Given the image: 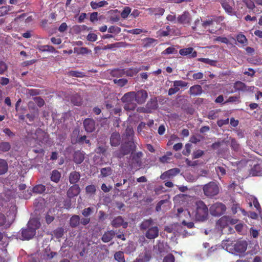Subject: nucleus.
Instances as JSON below:
<instances>
[{
	"label": "nucleus",
	"mask_w": 262,
	"mask_h": 262,
	"mask_svg": "<svg viewBox=\"0 0 262 262\" xmlns=\"http://www.w3.org/2000/svg\"><path fill=\"white\" fill-rule=\"evenodd\" d=\"M80 178L79 172L76 171L71 172L69 176V182L72 184H76L78 182Z\"/></svg>",
	"instance_id": "19"
},
{
	"label": "nucleus",
	"mask_w": 262,
	"mask_h": 262,
	"mask_svg": "<svg viewBox=\"0 0 262 262\" xmlns=\"http://www.w3.org/2000/svg\"><path fill=\"white\" fill-rule=\"evenodd\" d=\"M128 151H125L124 150V147H121L120 150L116 151L114 152L113 156L115 157L121 158L124 155H127Z\"/></svg>",
	"instance_id": "43"
},
{
	"label": "nucleus",
	"mask_w": 262,
	"mask_h": 262,
	"mask_svg": "<svg viewBox=\"0 0 262 262\" xmlns=\"http://www.w3.org/2000/svg\"><path fill=\"white\" fill-rule=\"evenodd\" d=\"M124 43L122 42H118L115 43L107 45L105 46L104 49H113L114 48H117L123 47Z\"/></svg>",
	"instance_id": "40"
},
{
	"label": "nucleus",
	"mask_w": 262,
	"mask_h": 262,
	"mask_svg": "<svg viewBox=\"0 0 262 262\" xmlns=\"http://www.w3.org/2000/svg\"><path fill=\"white\" fill-rule=\"evenodd\" d=\"M38 144L46 142L48 139V134L40 128L36 130L35 133L32 135L31 137Z\"/></svg>",
	"instance_id": "6"
},
{
	"label": "nucleus",
	"mask_w": 262,
	"mask_h": 262,
	"mask_svg": "<svg viewBox=\"0 0 262 262\" xmlns=\"http://www.w3.org/2000/svg\"><path fill=\"white\" fill-rule=\"evenodd\" d=\"M60 177L61 174L58 171L56 170L52 171L51 175V181L55 183H57L60 180Z\"/></svg>",
	"instance_id": "32"
},
{
	"label": "nucleus",
	"mask_w": 262,
	"mask_h": 262,
	"mask_svg": "<svg viewBox=\"0 0 262 262\" xmlns=\"http://www.w3.org/2000/svg\"><path fill=\"white\" fill-rule=\"evenodd\" d=\"M234 89L237 91H245L246 85L245 83L241 81H237L234 83Z\"/></svg>",
	"instance_id": "42"
},
{
	"label": "nucleus",
	"mask_w": 262,
	"mask_h": 262,
	"mask_svg": "<svg viewBox=\"0 0 262 262\" xmlns=\"http://www.w3.org/2000/svg\"><path fill=\"white\" fill-rule=\"evenodd\" d=\"M237 40L241 43H245L247 41V39L244 35L239 34L236 37Z\"/></svg>",
	"instance_id": "61"
},
{
	"label": "nucleus",
	"mask_w": 262,
	"mask_h": 262,
	"mask_svg": "<svg viewBox=\"0 0 262 262\" xmlns=\"http://www.w3.org/2000/svg\"><path fill=\"white\" fill-rule=\"evenodd\" d=\"M8 170V164L7 162L3 159H0V175L5 174Z\"/></svg>",
	"instance_id": "30"
},
{
	"label": "nucleus",
	"mask_w": 262,
	"mask_h": 262,
	"mask_svg": "<svg viewBox=\"0 0 262 262\" xmlns=\"http://www.w3.org/2000/svg\"><path fill=\"white\" fill-rule=\"evenodd\" d=\"M217 117V112L215 110L209 112L207 116L208 118L211 120L215 119Z\"/></svg>",
	"instance_id": "55"
},
{
	"label": "nucleus",
	"mask_w": 262,
	"mask_h": 262,
	"mask_svg": "<svg viewBox=\"0 0 262 262\" xmlns=\"http://www.w3.org/2000/svg\"><path fill=\"white\" fill-rule=\"evenodd\" d=\"M134 133V130L131 127H127L125 130V135L128 137V140H129L132 136H133Z\"/></svg>",
	"instance_id": "56"
},
{
	"label": "nucleus",
	"mask_w": 262,
	"mask_h": 262,
	"mask_svg": "<svg viewBox=\"0 0 262 262\" xmlns=\"http://www.w3.org/2000/svg\"><path fill=\"white\" fill-rule=\"evenodd\" d=\"M226 207L222 203H215L212 204L209 208L210 213L213 216H220L226 211Z\"/></svg>",
	"instance_id": "5"
},
{
	"label": "nucleus",
	"mask_w": 262,
	"mask_h": 262,
	"mask_svg": "<svg viewBox=\"0 0 262 262\" xmlns=\"http://www.w3.org/2000/svg\"><path fill=\"white\" fill-rule=\"evenodd\" d=\"M135 92H130L125 94L121 98L122 101L124 103V108L126 111H133L136 107L135 101Z\"/></svg>",
	"instance_id": "3"
},
{
	"label": "nucleus",
	"mask_w": 262,
	"mask_h": 262,
	"mask_svg": "<svg viewBox=\"0 0 262 262\" xmlns=\"http://www.w3.org/2000/svg\"><path fill=\"white\" fill-rule=\"evenodd\" d=\"M235 243L233 241L228 238V239L224 240L222 242V247L225 248L227 251L229 252H232V250L233 249V245Z\"/></svg>",
	"instance_id": "22"
},
{
	"label": "nucleus",
	"mask_w": 262,
	"mask_h": 262,
	"mask_svg": "<svg viewBox=\"0 0 262 262\" xmlns=\"http://www.w3.org/2000/svg\"><path fill=\"white\" fill-rule=\"evenodd\" d=\"M45 186L42 184L37 185L33 188V191L37 193H43L45 191Z\"/></svg>",
	"instance_id": "39"
},
{
	"label": "nucleus",
	"mask_w": 262,
	"mask_h": 262,
	"mask_svg": "<svg viewBox=\"0 0 262 262\" xmlns=\"http://www.w3.org/2000/svg\"><path fill=\"white\" fill-rule=\"evenodd\" d=\"M98 38L97 35L93 33H89L86 37L88 40L90 41H95Z\"/></svg>",
	"instance_id": "58"
},
{
	"label": "nucleus",
	"mask_w": 262,
	"mask_h": 262,
	"mask_svg": "<svg viewBox=\"0 0 262 262\" xmlns=\"http://www.w3.org/2000/svg\"><path fill=\"white\" fill-rule=\"evenodd\" d=\"M214 25V24L213 23V20H212V18H211L206 20L203 21L200 28H202L203 29H207L211 27H213Z\"/></svg>",
	"instance_id": "29"
},
{
	"label": "nucleus",
	"mask_w": 262,
	"mask_h": 262,
	"mask_svg": "<svg viewBox=\"0 0 262 262\" xmlns=\"http://www.w3.org/2000/svg\"><path fill=\"white\" fill-rule=\"evenodd\" d=\"M7 64L3 61L0 60V74H3L8 70Z\"/></svg>",
	"instance_id": "50"
},
{
	"label": "nucleus",
	"mask_w": 262,
	"mask_h": 262,
	"mask_svg": "<svg viewBox=\"0 0 262 262\" xmlns=\"http://www.w3.org/2000/svg\"><path fill=\"white\" fill-rule=\"evenodd\" d=\"M195 210L192 211L196 220L199 221H205L208 216V209L205 203L202 201H195L194 202Z\"/></svg>",
	"instance_id": "2"
},
{
	"label": "nucleus",
	"mask_w": 262,
	"mask_h": 262,
	"mask_svg": "<svg viewBox=\"0 0 262 262\" xmlns=\"http://www.w3.org/2000/svg\"><path fill=\"white\" fill-rule=\"evenodd\" d=\"M101 173L103 177H106L112 174V169L110 167L103 168L101 170Z\"/></svg>",
	"instance_id": "51"
},
{
	"label": "nucleus",
	"mask_w": 262,
	"mask_h": 262,
	"mask_svg": "<svg viewBox=\"0 0 262 262\" xmlns=\"http://www.w3.org/2000/svg\"><path fill=\"white\" fill-rule=\"evenodd\" d=\"M202 87L200 85L192 86L189 89V94L193 96L200 95L202 94Z\"/></svg>",
	"instance_id": "21"
},
{
	"label": "nucleus",
	"mask_w": 262,
	"mask_h": 262,
	"mask_svg": "<svg viewBox=\"0 0 262 262\" xmlns=\"http://www.w3.org/2000/svg\"><path fill=\"white\" fill-rule=\"evenodd\" d=\"M113 81L115 84H117L118 86L121 87L125 85L127 82V80L124 78L119 79H114Z\"/></svg>",
	"instance_id": "47"
},
{
	"label": "nucleus",
	"mask_w": 262,
	"mask_h": 262,
	"mask_svg": "<svg viewBox=\"0 0 262 262\" xmlns=\"http://www.w3.org/2000/svg\"><path fill=\"white\" fill-rule=\"evenodd\" d=\"M80 221L79 216L74 215L70 220V225L72 227H76L79 225Z\"/></svg>",
	"instance_id": "28"
},
{
	"label": "nucleus",
	"mask_w": 262,
	"mask_h": 262,
	"mask_svg": "<svg viewBox=\"0 0 262 262\" xmlns=\"http://www.w3.org/2000/svg\"><path fill=\"white\" fill-rule=\"evenodd\" d=\"M11 145L9 143L3 142L0 143V150L3 152H6L10 150Z\"/></svg>",
	"instance_id": "41"
},
{
	"label": "nucleus",
	"mask_w": 262,
	"mask_h": 262,
	"mask_svg": "<svg viewBox=\"0 0 262 262\" xmlns=\"http://www.w3.org/2000/svg\"><path fill=\"white\" fill-rule=\"evenodd\" d=\"M83 123L85 130L86 132L92 133L95 129V122L93 119H85Z\"/></svg>",
	"instance_id": "10"
},
{
	"label": "nucleus",
	"mask_w": 262,
	"mask_h": 262,
	"mask_svg": "<svg viewBox=\"0 0 262 262\" xmlns=\"http://www.w3.org/2000/svg\"><path fill=\"white\" fill-rule=\"evenodd\" d=\"M114 258L118 262H125V258L124 256V253L123 252L118 251L115 253Z\"/></svg>",
	"instance_id": "35"
},
{
	"label": "nucleus",
	"mask_w": 262,
	"mask_h": 262,
	"mask_svg": "<svg viewBox=\"0 0 262 262\" xmlns=\"http://www.w3.org/2000/svg\"><path fill=\"white\" fill-rule=\"evenodd\" d=\"M38 49L41 52H49L51 53L56 52L53 47L49 45L40 46L38 47Z\"/></svg>",
	"instance_id": "31"
},
{
	"label": "nucleus",
	"mask_w": 262,
	"mask_h": 262,
	"mask_svg": "<svg viewBox=\"0 0 262 262\" xmlns=\"http://www.w3.org/2000/svg\"><path fill=\"white\" fill-rule=\"evenodd\" d=\"M151 258L149 251L145 250L134 262H148Z\"/></svg>",
	"instance_id": "11"
},
{
	"label": "nucleus",
	"mask_w": 262,
	"mask_h": 262,
	"mask_svg": "<svg viewBox=\"0 0 262 262\" xmlns=\"http://www.w3.org/2000/svg\"><path fill=\"white\" fill-rule=\"evenodd\" d=\"M204 194L208 196H213L216 195L219 192V189L214 182H210L203 187Z\"/></svg>",
	"instance_id": "4"
},
{
	"label": "nucleus",
	"mask_w": 262,
	"mask_h": 262,
	"mask_svg": "<svg viewBox=\"0 0 262 262\" xmlns=\"http://www.w3.org/2000/svg\"><path fill=\"white\" fill-rule=\"evenodd\" d=\"M221 4L225 11L229 14H232V8L225 1H221Z\"/></svg>",
	"instance_id": "38"
},
{
	"label": "nucleus",
	"mask_w": 262,
	"mask_h": 262,
	"mask_svg": "<svg viewBox=\"0 0 262 262\" xmlns=\"http://www.w3.org/2000/svg\"><path fill=\"white\" fill-rule=\"evenodd\" d=\"M84 159V155L83 152L80 151H75L74 155V161L77 164L81 163Z\"/></svg>",
	"instance_id": "24"
},
{
	"label": "nucleus",
	"mask_w": 262,
	"mask_h": 262,
	"mask_svg": "<svg viewBox=\"0 0 262 262\" xmlns=\"http://www.w3.org/2000/svg\"><path fill=\"white\" fill-rule=\"evenodd\" d=\"M135 101L139 104L144 103L148 97L147 92L144 90H141L135 92Z\"/></svg>",
	"instance_id": "9"
},
{
	"label": "nucleus",
	"mask_w": 262,
	"mask_h": 262,
	"mask_svg": "<svg viewBox=\"0 0 262 262\" xmlns=\"http://www.w3.org/2000/svg\"><path fill=\"white\" fill-rule=\"evenodd\" d=\"M191 20V16L189 12H184L182 15H179L177 21L180 24H189Z\"/></svg>",
	"instance_id": "15"
},
{
	"label": "nucleus",
	"mask_w": 262,
	"mask_h": 262,
	"mask_svg": "<svg viewBox=\"0 0 262 262\" xmlns=\"http://www.w3.org/2000/svg\"><path fill=\"white\" fill-rule=\"evenodd\" d=\"M214 40L215 41H220L223 43H225L226 44H228L229 42L228 39L225 37L219 36L215 38Z\"/></svg>",
	"instance_id": "62"
},
{
	"label": "nucleus",
	"mask_w": 262,
	"mask_h": 262,
	"mask_svg": "<svg viewBox=\"0 0 262 262\" xmlns=\"http://www.w3.org/2000/svg\"><path fill=\"white\" fill-rule=\"evenodd\" d=\"M179 53L182 56L190 55V57L194 58L197 56V53L191 47L182 49L179 50Z\"/></svg>",
	"instance_id": "14"
},
{
	"label": "nucleus",
	"mask_w": 262,
	"mask_h": 262,
	"mask_svg": "<svg viewBox=\"0 0 262 262\" xmlns=\"http://www.w3.org/2000/svg\"><path fill=\"white\" fill-rule=\"evenodd\" d=\"M198 60L199 61H201L202 62L210 64L211 66H214L216 63V61L215 60H211L209 58H199Z\"/></svg>",
	"instance_id": "48"
},
{
	"label": "nucleus",
	"mask_w": 262,
	"mask_h": 262,
	"mask_svg": "<svg viewBox=\"0 0 262 262\" xmlns=\"http://www.w3.org/2000/svg\"><path fill=\"white\" fill-rule=\"evenodd\" d=\"M71 76L77 77H83L85 76L84 74L81 72L71 71L69 72Z\"/></svg>",
	"instance_id": "52"
},
{
	"label": "nucleus",
	"mask_w": 262,
	"mask_h": 262,
	"mask_svg": "<svg viewBox=\"0 0 262 262\" xmlns=\"http://www.w3.org/2000/svg\"><path fill=\"white\" fill-rule=\"evenodd\" d=\"M231 146L232 148L235 151H237L239 149V144L234 139L231 140Z\"/></svg>",
	"instance_id": "63"
},
{
	"label": "nucleus",
	"mask_w": 262,
	"mask_h": 262,
	"mask_svg": "<svg viewBox=\"0 0 262 262\" xmlns=\"http://www.w3.org/2000/svg\"><path fill=\"white\" fill-rule=\"evenodd\" d=\"M180 172L179 168H172L163 173L161 176L162 179H165L166 178H170L178 174Z\"/></svg>",
	"instance_id": "17"
},
{
	"label": "nucleus",
	"mask_w": 262,
	"mask_h": 262,
	"mask_svg": "<svg viewBox=\"0 0 262 262\" xmlns=\"http://www.w3.org/2000/svg\"><path fill=\"white\" fill-rule=\"evenodd\" d=\"M80 192V187L78 185L75 184L70 187L67 191V195L69 198H73L77 196Z\"/></svg>",
	"instance_id": "16"
},
{
	"label": "nucleus",
	"mask_w": 262,
	"mask_h": 262,
	"mask_svg": "<svg viewBox=\"0 0 262 262\" xmlns=\"http://www.w3.org/2000/svg\"><path fill=\"white\" fill-rule=\"evenodd\" d=\"M252 200L253 204L255 208L256 209V210L258 211L259 214L260 215H261L262 211L260 208V204L258 203L257 199L254 197H253L252 198Z\"/></svg>",
	"instance_id": "45"
},
{
	"label": "nucleus",
	"mask_w": 262,
	"mask_h": 262,
	"mask_svg": "<svg viewBox=\"0 0 262 262\" xmlns=\"http://www.w3.org/2000/svg\"><path fill=\"white\" fill-rule=\"evenodd\" d=\"M74 52L76 53L77 54H85L91 52V50H89L85 47L81 48H75Z\"/></svg>",
	"instance_id": "34"
},
{
	"label": "nucleus",
	"mask_w": 262,
	"mask_h": 262,
	"mask_svg": "<svg viewBox=\"0 0 262 262\" xmlns=\"http://www.w3.org/2000/svg\"><path fill=\"white\" fill-rule=\"evenodd\" d=\"M233 249L232 252H230L232 254L237 255L243 253L247 249V244L244 241L236 242L234 244Z\"/></svg>",
	"instance_id": "7"
},
{
	"label": "nucleus",
	"mask_w": 262,
	"mask_h": 262,
	"mask_svg": "<svg viewBox=\"0 0 262 262\" xmlns=\"http://www.w3.org/2000/svg\"><path fill=\"white\" fill-rule=\"evenodd\" d=\"M115 232L113 230L105 232L102 236V241L104 243H107L113 238Z\"/></svg>",
	"instance_id": "25"
},
{
	"label": "nucleus",
	"mask_w": 262,
	"mask_h": 262,
	"mask_svg": "<svg viewBox=\"0 0 262 262\" xmlns=\"http://www.w3.org/2000/svg\"><path fill=\"white\" fill-rule=\"evenodd\" d=\"M93 209L91 207L85 208L82 212V215L85 217H88L93 212Z\"/></svg>",
	"instance_id": "60"
},
{
	"label": "nucleus",
	"mask_w": 262,
	"mask_h": 262,
	"mask_svg": "<svg viewBox=\"0 0 262 262\" xmlns=\"http://www.w3.org/2000/svg\"><path fill=\"white\" fill-rule=\"evenodd\" d=\"M85 190L88 193L94 194L96 191V187L93 185H89L86 187Z\"/></svg>",
	"instance_id": "59"
},
{
	"label": "nucleus",
	"mask_w": 262,
	"mask_h": 262,
	"mask_svg": "<svg viewBox=\"0 0 262 262\" xmlns=\"http://www.w3.org/2000/svg\"><path fill=\"white\" fill-rule=\"evenodd\" d=\"M163 262H174V257L172 254H168L164 257Z\"/></svg>",
	"instance_id": "64"
},
{
	"label": "nucleus",
	"mask_w": 262,
	"mask_h": 262,
	"mask_svg": "<svg viewBox=\"0 0 262 262\" xmlns=\"http://www.w3.org/2000/svg\"><path fill=\"white\" fill-rule=\"evenodd\" d=\"M108 31L111 33H119L121 31V29L119 27L112 26L108 29Z\"/></svg>",
	"instance_id": "57"
},
{
	"label": "nucleus",
	"mask_w": 262,
	"mask_h": 262,
	"mask_svg": "<svg viewBox=\"0 0 262 262\" xmlns=\"http://www.w3.org/2000/svg\"><path fill=\"white\" fill-rule=\"evenodd\" d=\"M120 143V135L118 133H114L110 138V143L112 146H117Z\"/></svg>",
	"instance_id": "18"
},
{
	"label": "nucleus",
	"mask_w": 262,
	"mask_h": 262,
	"mask_svg": "<svg viewBox=\"0 0 262 262\" xmlns=\"http://www.w3.org/2000/svg\"><path fill=\"white\" fill-rule=\"evenodd\" d=\"M107 5L108 3L105 1H102L98 3L95 2H92L91 3V6L93 9H96L99 7H102Z\"/></svg>",
	"instance_id": "33"
},
{
	"label": "nucleus",
	"mask_w": 262,
	"mask_h": 262,
	"mask_svg": "<svg viewBox=\"0 0 262 262\" xmlns=\"http://www.w3.org/2000/svg\"><path fill=\"white\" fill-rule=\"evenodd\" d=\"M188 86V83L182 80H176L173 81V87L168 90V95H172L177 93L180 88L186 87Z\"/></svg>",
	"instance_id": "8"
},
{
	"label": "nucleus",
	"mask_w": 262,
	"mask_h": 262,
	"mask_svg": "<svg viewBox=\"0 0 262 262\" xmlns=\"http://www.w3.org/2000/svg\"><path fill=\"white\" fill-rule=\"evenodd\" d=\"M111 224L113 227L116 228L122 226L123 228H126L128 225L127 223L124 222L123 218L121 216L115 217L112 221Z\"/></svg>",
	"instance_id": "13"
},
{
	"label": "nucleus",
	"mask_w": 262,
	"mask_h": 262,
	"mask_svg": "<svg viewBox=\"0 0 262 262\" xmlns=\"http://www.w3.org/2000/svg\"><path fill=\"white\" fill-rule=\"evenodd\" d=\"M159 234V229L156 226H152L149 228L145 233V236L148 239H154Z\"/></svg>",
	"instance_id": "12"
},
{
	"label": "nucleus",
	"mask_w": 262,
	"mask_h": 262,
	"mask_svg": "<svg viewBox=\"0 0 262 262\" xmlns=\"http://www.w3.org/2000/svg\"><path fill=\"white\" fill-rule=\"evenodd\" d=\"M153 221L151 219L143 221L140 225L141 229L146 230L152 227Z\"/></svg>",
	"instance_id": "26"
},
{
	"label": "nucleus",
	"mask_w": 262,
	"mask_h": 262,
	"mask_svg": "<svg viewBox=\"0 0 262 262\" xmlns=\"http://www.w3.org/2000/svg\"><path fill=\"white\" fill-rule=\"evenodd\" d=\"M215 171L220 179L222 176H224L226 173V170L225 169V168L221 166H218L216 167Z\"/></svg>",
	"instance_id": "46"
},
{
	"label": "nucleus",
	"mask_w": 262,
	"mask_h": 262,
	"mask_svg": "<svg viewBox=\"0 0 262 262\" xmlns=\"http://www.w3.org/2000/svg\"><path fill=\"white\" fill-rule=\"evenodd\" d=\"M143 154L141 152H138L137 153H132L131 156L132 157L133 163H137L138 165L141 164V158L142 157Z\"/></svg>",
	"instance_id": "27"
},
{
	"label": "nucleus",
	"mask_w": 262,
	"mask_h": 262,
	"mask_svg": "<svg viewBox=\"0 0 262 262\" xmlns=\"http://www.w3.org/2000/svg\"><path fill=\"white\" fill-rule=\"evenodd\" d=\"M40 223L36 219H32L28 223V227L21 231V239L29 240L32 238L36 233V230L40 227Z\"/></svg>",
	"instance_id": "1"
},
{
	"label": "nucleus",
	"mask_w": 262,
	"mask_h": 262,
	"mask_svg": "<svg viewBox=\"0 0 262 262\" xmlns=\"http://www.w3.org/2000/svg\"><path fill=\"white\" fill-rule=\"evenodd\" d=\"M178 213L177 215L179 217H182V215H188L189 217H190V209H187L186 210H184L182 208H179L177 209Z\"/></svg>",
	"instance_id": "36"
},
{
	"label": "nucleus",
	"mask_w": 262,
	"mask_h": 262,
	"mask_svg": "<svg viewBox=\"0 0 262 262\" xmlns=\"http://www.w3.org/2000/svg\"><path fill=\"white\" fill-rule=\"evenodd\" d=\"M229 216H224L222 217L218 220L216 223L217 226L218 228L220 227L221 228L225 227L229 225Z\"/></svg>",
	"instance_id": "23"
},
{
	"label": "nucleus",
	"mask_w": 262,
	"mask_h": 262,
	"mask_svg": "<svg viewBox=\"0 0 262 262\" xmlns=\"http://www.w3.org/2000/svg\"><path fill=\"white\" fill-rule=\"evenodd\" d=\"M131 12V9L128 7H125L121 13V16L123 18H126L128 17Z\"/></svg>",
	"instance_id": "49"
},
{
	"label": "nucleus",
	"mask_w": 262,
	"mask_h": 262,
	"mask_svg": "<svg viewBox=\"0 0 262 262\" xmlns=\"http://www.w3.org/2000/svg\"><path fill=\"white\" fill-rule=\"evenodd\" d=\"M71 102L75 105L79 106L81 104V98L78 94H75L72 97Z\"/></svg>",
	"instance_id": "37"
},
{
	"label": "nucleus",
	"mask_w": 262,
	"mask_h": 262,
	"mask_svg": "<svg viewBox=\"0 0 262 262\" xmlns=\"http://www.w3.org/2000/svg\"><path fill=\"white\" fill-rule=\"evenodd\" d=\"M201 18H198L194 23V25L192 26V29L194 31H202L203 30V28H200L201 26Z\"/></svg>",
	"instance_id": "44"
},
{
	"label": "nucleus",
	"mask_w": 262,
	"mask_h": 262,
	"mask_svg": "<svg viewBox=\"0 0 262 262\" xmlns=\"http://www.w3.org/2000/svg\"><path fill=\"white\" fill-rule=\"evenodd\" d=\"M146 107L150 111V113L152 110H156L158 107V103L156 98L154 97L150 99L146 105Z\"/></svg>",
	"instance_id": "20"
},
{
	"label": "nucleus",
	"mask_w": 262,
	"mask_h": 262,
	"mask_svg": "<svg viewBox=\"0 0 262 262\" xmlns=\"http://www.w3.org/2000/svg\"><path fill=\"white\" fill-rule=\"evenodd\" d=\"M33 99L39 107H41L45 104V101L39 97H34Z\"/></svg>",
	"instance_id": "54"
},
{
	"label": "nucleus",
	"mask_w": 262,
	"mask_h": 262,
	"mask_svg": "<svg viewBox=\"0 0 262 262\" xmlns=\"http://www.w3.org/2000/svg\"><path fill=\"white\" fill-rule=\"evenodd\" d=\"M191 144L187 143L185 146V149L183 151V154L185 156H188L191 151Z\"/></svg>",
	"instance_id": "53"
}]
</instances>
